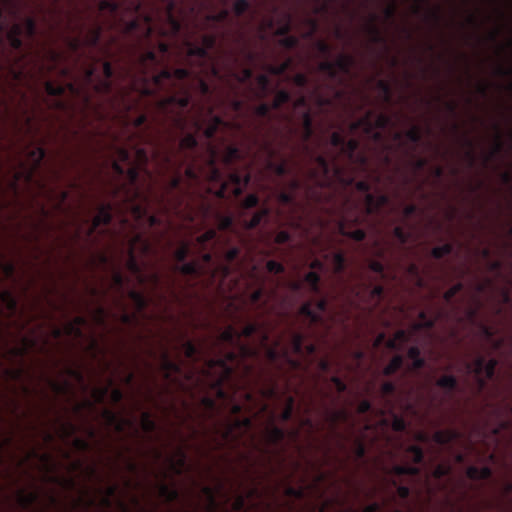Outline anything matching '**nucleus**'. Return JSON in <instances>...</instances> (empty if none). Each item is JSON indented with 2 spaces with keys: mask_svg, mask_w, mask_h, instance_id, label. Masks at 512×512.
Here are the masks:
<instances>
[{
  "mask_svg": "<svg viewBox=\"0 0 512 512\" xmlns=\"http://www.w3.org/2000/svg\"><path fill=\"white\" fill-rule=\"evenodd\" d=\"M273 237L274 242L277 245H283L288 247L293 245L292 233L288 230L277 231L274 233Z\"/></svg>",
  "mask_w": 512,
  "mask_h": 512,
  "instance_id": "46",
  "label": "nucleus"
},
{
  "mask_svg": "<svg viewBox=\"0 0 512 512\" xmlns=\"http://www.w3.org/2000/svg\"><path fill=\"white\" fill-rule=\"evenodd\" d=\"M335 64V69L338 71V75H350L351 69L355 64V59L353 56L348 54H341L337 57L335 61H333Z\"/></svg>",
  "mask_w": 512,
  "mask_h": 512,
  "instance_id": "31",
  "label": "nucleus"
},
{
  "mask_svg": "<svg viewBox=\"0 0 512 512\" xmlns=\"http://www.w3.org/2000/svg\"><path fill=\"white\" fill-rule=\"evenodd\" d=\"M404 135L409 142L416 145L419 144L422 140V132L418 126H412L405 132Z\"/></svg>",
  "mask_w": 512,
  "mask_h": 512,
  "instance_id": "55",
  "label": "nucleus"
},
{
  "mask_svg": "<svg viewBox=\"0 0 512 512\" xmlns=\"http://www.w3.org/2000/svg\"><path fill=\"white\" fill-rule=\"evenodd\" d=\"M188 53L190 56L197 57L203 61L210 59V54H208L201 45H191L188 49Z\"/></svg>",
  "mask_w": 512,
  "mask_h": 512,
  "instance_id": "59",
  "label": "nucleus"
},
{
  "mask_svg": "<svg viewBox=\"0 0 512 512\" xmlns=\"http://www.w3.org/2000/svg\"><path fill=\"white\" fill-rule=\"evenodd\" d=\"M202 493L208 500L210 510L214 511L217 508V500L214 489L210 486H203Z\"/></svg>",
  "mask_w": 512,
  "mask_h": 512,
  "instance_id": "60",
  "label": "nucleus"
},
{
  "mask_svg": "<svg viewBox=\"0 0 512 512\" xmlns=\"http://www.w3.org/2000/svg\"><path fill=\"white\" fill-rule=\"evenodd\" d=\"M271 210L268 207H262L259 211L255 212L248 220H244V225L247 229H254L260 224H268L270 221Z\"/></svg>",
  "mask_w": 512,
  "mask_h": 512,
  "instance_id": "27",
  "label": "nucleus"
},
{
  "mask_svg": "<svg viewBox=\"0 0 512 512\" xmlns=\"http://www.w3.org/2000/svg\"><path fill=\"white\" fill-rule=\"evenodd\" d=\"M37 34V24L33 17H26L22 23H14L6 33L7 41L11 49L15 52H19L20 55L23 49L22 36L29 39H33Z\"/></svg>",
  "mask_w": 512,
  "mask_h": 512,
  "instance_id": "13",
  "label": "nucleus"
},
{
  "mask_svg": "<svg viewBox=\"0 0 512 512\" xmlns=\"http://www.w3.org/2000/svg\"><path fill=\"white\" fill-rule=\"evenodd\" d=\"M90 260H96V258H89ZM112 258H97L100 260V265L109 266L112 269L111 273V287L117 292H123L125 285L127 283L126 277L123 275L121 271H119L114 264L110 263L109 260Z\"/></svg>",
  "mask_w": 512,
  "mask_h": 512,
  "instance_id": "25",
  "label": "nucleus"
},
{
  "mask_svg": "<svg viewBox=\"0 0 512 512\" xmlns=\"http://www.w3.org/2000/svg\"><path fill=\"white\" fill-rule=\"evenodd\" d=\"M407 428V422L403 416L392 413V429L395 432H404Z\"/></svg>",
  "mask_w": 512,
  "mask_h": 512,
  "instance_id": "61",
  "label": "nucleus"
},
{
  "mask_svg": "<svg viewBox=\"0 0 512 512\" xmlns=\"http://www.w3.org/2000/svg\"><path fill=\"white\" fill-rule=\"evenodd\" d=\"M159 51L162 54L161 57L152 49L142 51L137 57L135 70L141 84L140 87H136L135 84L134 89L138 90L140 96L151 98L150 104H157L160 99L170 95L181 96L184 89H187L189 95H191L190 87L183 82L187 79L197 81L198 90L202 96L211 94L210 85L189 68L171 69L164 67L160 72H157L158 68L164 64L169 46L161 42L159 43ZM191 99L192 96H190Z\"/></svg>",
  "mask_w": 512,
  "mask_h": 512,
  "instance_id": "5",
  "label": "nucleus"
},
{
  "mask_svg": "<svg viewBox=\"0 0 512 512\" xmlns=\"http://www.w3.org/2000/svg\"><path fill=\"white\" fill-rule=\"evenodd\" d=\"M373 112L368 111L365 116L357 119L356 121H353L350 125L351 131H357L359 129H362L366 134L371 135L373 134L374 138L376 140L381 139V133L375 132L374 129H385L391 124V117L387 114L380 113L376 116L375 121L372 120Z\"/></svg>",
  "mask_w": 512,
  "mask_h": 512,
  "instance_id": "15",
  "label": "nucleus"
},
{
  "mask_svg": "<svg viewBox=\"0 0 512 512\" xmlns=\"http://www.w3.org/2000/svg\"><path fill=\"white\" fill-rule=\"evenodd\" d=\"M315 168L310 171L311 180L319 187H330L339 183L344 188L354 186L361 195H343L339 203H334L327 210V220H319L322 229L332 224L334 233L345 240L361 246L366 237V227L372 226L371 218L382 217V210L389 205L390 198L384 193L370 192L371 184L367 180L355 181L348 174L347 166L338 162V155L332 154L331 159L325 155H314Z\"/></svg>",
  "mask_w": 512,
  "mask_h": 512,
  "instance_id": "3",
  "label": "nucleus"
},
{
  "mask_svg": "<svg viewBox=\"0 0 512 512\" xmlns=\"http://www.w3.org/2000/svg\"><path fill=\"white\" fill-rule=\"evenodd\" d=\"M463 283L458 282L450 287L447 291L444 292L443 298L446 303L451 304L453 302L454 297L463 290Z\"/></svg>",
  "mask_w": 512,
  "mask_h": 512,
  "instance_id": "56",
  "label": "nucleus"
},
{
  "mask_svg": "<svg viewBox=\"0 0 512 512\" xmlns=\"http://www.w3.org/2000/svg\"><path fill=\"white\" fill-rule=\"evenodd\" d=\"M102 35V26L95 22L88 30L83 38L84 45L89 48H95L99 45Z\"/></svg>",
  "mask_w": 512,
  "mask_h": 512,
  "instance_id": "29",
  "label": "nucleus"
},
{
  "mask_svg": "<svg viewBox=\"0 0 512 512\" xmlns=\"http://www.w3.org/2000/svg\"><path fill=\"white\" fill-rule=\"evenodd\" d=\"M129 297L135 303V305L139 311L144 310L148 305V301H147L146 297L144 296V294L137 290H134V289L130 290Z\"/></svg>",
  "mask_w": 512,
  "mask_h": 512,
  "instance_id": "50",
  "label": "nucleus"
},
{
  "mask_svg": "<svg viewBox=\"0 0 512 512\" xmlns=\"http://www.w3.org/2000/svg\"><path fill=\"white\" fill-rule=\"evenodd\" d=\"M407 453L411 457L412 462L415 465L408 464H395L390 468L389 473L394 476H419L421 473V468L417 465L421 464L424 460V452L423 449L418 445H410L407 448Z\"/></svg>",
  "mask_w": 512,
  "mask_h": 512,
  "instance_id": "17",
  "label": "nucleus"
},
{
  "mask_svg": "<svg viewBox=\"0 0 512 512\" xmlns=\"http://www.w3.org/2000/svg\"><path fill=\"white\" fill-rule=\"evenodd\" d=\"M290 31V24L287 23L283 27L279 28L278 33L284 37L280 40V44L286 49H294L298 46L299 40L297 37L287 35Z\"/></svg>",
  "mask_w": 512,
  "mask_h": 512,
  "instance_id": "39",
  "label": "nucleus"
},
{
  "mask_svg": "<svg viewBox=\"0 0 512 512\" xmlns=\"http://www.w3.org/2000/svg\"><path fill=\"white\" fill-rule=\"evenodd\" d=\"M47 58L51 62V67L49 69L52 70V69L56 68V66L59 65L64 60V55H63V53H61L55 49H49L47 51Z\"/></svg>",
  "mask_w": 512,
  "mask_h": 512,
  "instance_id": "62",
  "label": "nucleus"
},
{
  "mask_svg": "<svg viewBox=\"0 0 512 512\" xmlns=\"http://www.w3.org/2000/svg\"><path fill=\"white\" fill-rule=\"evenodd\" d=\"M411 336V332L404 329H399L395 332L393 338L387 341V347L392 350L400 351L402 350L403 346L411 340Z\"/></svg>",
  "mask_w": 512,
  "mask_h": 512,
  "instance_id": "28",
  "label": "nucleus"
},
{
  "mask_svg": "<svg viewBox=\"0 0 512 512\" xmlns=\"http://www.w3.org/2000/svg\"><path fill=\"white\" fill-rule=\"evenodd\" d=\"M39 214L40 219L36 222H32L31 225L33 226L34 230H52L54 228V224L50 223L48 221V218L50 216V212L41 205L39 207Z\"/></svg>",
  "mask_w": 512,
  "mask_h": 512,
  "instance_id": "37",
  "label": "nucleus"
},
{
  "mask_svg": "<svg viewBox=\"0 0 512 512\" xmlns=\"http://www.w3.org/2000/svg\"><path fill=\"white\" fill-rule=\"evenodd\" d=\"M257 333L261 334L262 344L266 345V342L268 341V335L266 334V332L261 331L260 324L256 322H250L245 324L241 331H239L240 339L242 337L250 338Z\"/></svg>",
  "mask_w": 512,
  "mask_h": 512,
  "instance_id": "33",
  "label": "nucleus"
},
{
  "mask_svg": "<svg viewBox=\"0 0 512 512\" xmlns=\"http://www.w3.org/2000/svg\"><path fill=\"white\" fill-rule=\"evenodd\" d=\"M304 282L311 292L315 294H319L321 292L320 275L317 271H309L304 277Z\"/></svg>",
  "mask_w": 512,
  "mask_h": 512,
  "instance_id": "43",
  "label": "nucleus"
},
{
  "mask_svg": "<svg viewBox=\"0 0 512 512\" xmlns=\"http://www.w3.org/2000/svg\"><path fill=\"white\" fill-rule=\"evenodd\" d=\"M404 358L402 355L397 354L392 357L390 362L384 367L383 374L385 376H391L395 374L403 366Z\"/></svg>",
  "mask_w": 512,
  "mask_h": 512,
  "instance_id": "44",
  "label": "nucleus"
},
{
  "mask_svg": "<svg viewBox=\"0 0 512 512\" xmlns=\"http://www.w3.org/2000/svg\"><path fill=\"white\" fill-rule=\"evenodd\" d=\"M243 405L239 403L232 404L231 410L234 419L230 420L227 425V429L225 432V437L228 438L232 436L234 432L245 433L249 431L253 426V420L249 416H241L243 412Z\"/></svg>",
  "mask_w": 512,
  "mask_h": 512,
  "instance_id": "19",
  "label": "nucleus"
},
{
  "mask_svg": "<svg viewBox=\"0 0 512 512\" xmlns=\"http://www.w3.org/2000/svg\"><path fill=\"white\" fill-rule=\"evenodd\" d=\"M25 160L17 159V167H12L13 174V187H16L19 182H24L28 185L36 182L35 177L39 173L42 163L46 157V150L41 145H33L31 142L23 149Z\"/></svg>",
  "mask_w": 512,
  "mask_h": 512,
  "instance_id": "10",
  "label": "nucleus"
},
{
  "mask_svg": "<svg viewBox=\"0 0 512 512\" xmlns=\"http://www.w3.org/2000/svg\"><path fill=\"white\" fill-rule=\"evenodd\" d=\"M141 427L145 433H153L156 428L157 424L155 420L152 418V415L150 412H143L141 415Z\"/></svg>",
  "mask_w": 512,
  "mask_h": 512,
  "instance_id": "47",
  "label": "nucleus"
},
{
  "mask_svg": "<svg viewBox=\"0 0 512 512\" xmlns=\"http://www.w3.org/2000/svg\"><path fill=\"white\" fill-rule=\"evenodd\" d=\"M229 73L239 82L246 83L250 81L253 77V70L250 67H243L240 73H235L231 68L229 69Z\"/></svg>",
  "mask_w": 512,
  "mask_h": 512,
  "instance_id": "52",
  "label": "nucleus"
},
{
  "mask_svg": "<svg viewBox=\"0 0 512 512\" xmlns=\"http://www.w3.org/2000/svg\"><path fill=\"white\" fill-rule=\"evenodd\" d=\"M376 21H377V16L375 14H373L371 16L369 24H368V32H369L371 41L373 43L383 44V43H385V38L383 37L381 30L375 24Z\"/></svg>",
  "mask_w": 512,
  "mask_h": 512,
  "instance_id": "41",
  "label": "nucleus"
},
{
  "mask_svg": "<svg viewBox=\"0 0 512 512\" xmlns=\"http://www.w3.org/2000/svg\"><path fill=\"white\" fill-rule=\"evenodd\" d=\"M395 238L402 244L406 243L410 237V232L402 225H397L393 228Z\"/></svg>",
  "mask_w": 512,
  "mask_h": 512,
  "instance_id": "64",
  "label": "nucleus"
},
{
  "mask_svg": "<svg viewBox=\"0 0 512 512\" xmlns=\"http://www.w3.org/2000/svg\"><path fill=\"white\" fill-rule=\"evenodd\" d=\"M376 85L379 91L383 94L384 101L389 103L392 97L390 84L385 80H379Z\"/></svg>",
  "mask_w": 512,
  "mask_h": 512,
  "instance_id": "63",
  "label": "nucleus"
},
{
  "mask_svg": "<svg viewBox=\"0 0 512 512\" xmlns=\"http://www.w3.org/2000/svg\"><path fill=\"white\" fill-rule=\"evenodd\" d=\"M160 370L163 378L171 383L177 382V377L183 374L182 361H175L171 358L167 349L163 348L159 356Z\"/></svg>",
  "mask_w": 512,
  "mask_h": 512,
  "instance_id": "20",
  "label": "nucleus"
},
{
  "mask_svg": "<svg viewBox=\"0 0 512 512\" xmlns=\"http://www.w3.org/2000/svg\"><path fill=\"white\" fill-rule=\"evenodd\" d=\"M369 259L372 260L369 263V272H373L379 278H385L386 272H385L384 264L379 261H376L377 258H369Z\"/></svg>",
  "mask_w": 512,
  "mask_h": 512,
  "instance_id": "57",
  "label": "nucleus"
},
{
  "mask_svg": "<svg viewBox=\"0 0 512 512\" xmlns=\"http://www.w3.org/2000/svg\"><path fill=\"white\" fill-rule=\"evenodd\" d=\"M165 6L164 16L174 32L181 29V21L176 16L177 3L175 0H162Z\"/></svg>",
  "mask_w": 512,
  "mask_h": 512,
  "instance_id": "26",
  "label": "nucleus"
},
{
  "mask_svg": "<svg viewBox=\"0 0 512 512\" xmlns=\"http://www.w3.org/2000/svg\"><path fill=\"white\" fill-rule=\"evenodd\" d=\"M256 82L258 86V97H264L269 89H270V79L266 74H260L256 77Z\"/></svg>",
  "mask_w": 512,
  "mask_h": 512,
  "instance_id": "49",
  "label": "nucleus"
},
{
  "mask_svg": "<svg viewBox=\"0 0 512 512\" xmlns=\"http://www.w3.org/2000/svg\"><path fill=\"white\" fill-rule=\"evenodd\" d=\"M436 385L443 389L447 394H452L458 390V380L453 375H444L436 381Z\"/></svg>",
  "mask_w": 512,
  "mask_h": 512,
  "instance_id": "36",
  "label": "nucleus"
},
{
  "mask_svg": "<svg viewBox=\"0 0 512 512\" xmlns=\"http://www.w3.org/2000/svg\"><path fill=\"white\" fill-rule=\"evenodd\" d=\"M83 27H80V34ZM64 41L68 49L77 54L73 63V69L64 67L61 74L67 78L65 83H44L45 92L48 96L57 99L51 104L57 110L69 111L74 109V102L82 104L83 114L93 109L92 92L102 96H109L113 90L112 79L114 69L109 61L102 62L103 75L97 74V65L101 59L93 53L81 52L84 41L81 35L65 36Z\"/></svg>",
  "mask_w": 512,
  "mask_h": 512,
  "instance_id": "4",
  "label": "nucleus"
},
{
  "mask_svg": "<svg viewBox=\"0 0 512 512\" xmlns=\"http://www.w3.org/2000/svg\"><path fill=\"white\" fill-rule=\"evenodd\" d=\"M219 340L235 349H221L214 358L207 360L208 368H218L219 370L215 384L218 387V398L225 400L228 395L224 390V385L231 382L236 370L244 364L247 358L256 356L257 351L250 345L242 343L239 331L232 326L220 333Z\"/></svg>",
  "mask_w": 512,
  "mask_h": 512,
  "instance_id": "8",
  "label": "nucleus"
},
{
  "mask_svg": "<svg viewBox=\"0 0 512 512\" xmlns=\"http://www.w3.org/2000/svg\"><path fill=\"white\" fill-rule=\"evenodd\" d=\"M294 404L295 400L292 396H288L286 400V405L283 411L280 413V419L284 422H288L292 419L294 412Z\"/></svg>",
  "mask_w": 512,
  "mask_h": 512,
  "instance_id": "53",
  "label": "nucleus"
},
{
  "mask_svg": "<svg viewBox=\"0 0 512 512\" xmlns=\"http://www.w3.org/2000/svg\"><path fill=\"white\" fill-rule=\"evenodd\" d=\"M318 70L326 74L330 80L337 81L339 84H342L344 81L343 76L338 75V71L337 69H335V64L333 63V61L326 59L320 62L318 64Z\"/></svg>",
  "mask_w": 512,
  "mask_h": 512,
  "instance_id": "34",
  "label": "nucleus"
},
{
  "mask_svg": "<svg viewBox=\"0 0 512 512\" xmlns=\"http://www.w3.org/2000/svg\"><path fill=\"white\" fill-rule=\"evenodd\" d=\"M359 285L363 286L364 290L369 292L370 297L372 300H375L377 302L381 301L384 296V288L381 285H374L373 283L369 282L366 283L365 280L361 279Z\"/></svg>",
  "mask_w": 512,
  "mask_h": 512,
  "instance_id": "42",
  "label": "nucleus"
},
{
  "mask_svg": "<svg viewBox=\"0 0 512 512\" xmlns=\"http://www.w3.org/2000/svg\"><path fill=\"white\" fill-rule=\"evenodd\" d=\"M285 436V430L273 424L267 427L265 431V437L269 445H279L285 439Z\"/></svg>",
  "mask_w": 512,
  "mask_h": 512,
  "instance_id": "32",
  "label": "nucleus"
},
{
  "mask_svg": "<svg viewBox=\"0 0 512 512\" xmlns=\"http://www.w3.org/2000/svg\"><path fill=\"white\" fill-rule=\"evenodd\" d=\"M63 154L59 167L50 165L47 176L55 183L49 187L44 177L37 181V185L45 197L53 202L54 210L62 214L64 219L58 224L61 228L70 226L77 237L82 234L92 237L94 234H110L114 241H121L127 246L128 252L125 256H158L156 248H165L173 245V237L176 235L175 225L167 219L158 216L163 223H170L172 228L143 229L137 226L130 216L129 209L119 198L111 194V184L117 180V176L110 179L107 184L108 195L115 200V204L102 203L97 208V213H83L81 210H73L66 207L69 198V191L59 187L63 178V172L69 164L75 167L78 159L72 154L59 151ZM158 173L171 172L173 175L168 179L165 187L167 207L183 220V226L190 231L187 239L182 240L180 248L173 254L167 256H239L236 249L225 254H217L214 248L220 241L218 231L214 228H207L211 223L217 226L219 231H232L234 229V217L231 214H223L215 209L205 199L195 201L191 187L182 186V174L177 170H165L163 165L156 162ZM0 256H6L0 254ZM11 256H23L12 254ZM47 256H50L49 254ZM67 256H77L68 254ZM89 256H108L107 254H90ZM111 256H114L113 254Z\"/></svg>",
  "mask_w": 512,
  "mask_h": 512,
  "instance_id": "2",
  "label": "nucleus"
},
{
  "mask_svg": "<svg viewBox=\"0 0 512 512\" xmlns=\"http://www.w3.org/2000/svg\"><path fill=\"white\" fill-rule=\"evenodd\" d=\"M209 153L205 166L198 169L199 180H188L190 182L188 187L193 184L198 185L205 180L216 188L214 194L218 198L224 199L230 195L238 198L251 180L249 166H244L242 169L235 167L236 162L244 159L243 151L236 145H228L224 149L221 159L227 173L217 166V152L213 146H209ZM210 193H213V190H210Z\"/></svg>",
  "mask_w": 512,
  "mask_h": 512,
  "instance_id": "6",
  "label": "nucleus"
},
{
  "mask_svg": "<svg viewBox=\"0 0 512 512\" xmlns=\"http://www.w3.org/2000/svg\"><path fill=\"white\" fill-rule=\"evenodd\" d=\"M497 365V359L486 360L483 356H478L473 362L466 363L467 372L474 374L476 377L479 392L484 390L487 381L494 377Z\"/></svg>",
  "mask_w": 512,
  "mask_h": 512,
  "instance_id": "14",
  "label": "nucleus"
},
{
  "mask_svg": "<svg viewBox=\"0 0 512 512\" xmlns=\"http://www.w3.org/2000/svg\"><path fill=\"white\" fill-rule=\"evenodd\" d=\"M37 494L36 493H25L24 491H20L18 495V502L22 508H28L33 503L37 501Z\"/></svg>",
  "mask_w": 512,
  "mask_h": 512,
  "instance_id": "54",
  "label": "nucleus"
},
{
  "mask_svg": "<svg viewBox=\"0 0 512 512\" xmlns=\"http://www.w3.org/2000/svg\"><path fill=\"white\" fill-rule=\"evenodd\" d=\"M181 96L170 95L151 104L157 116L148 123L146 114L141 113L135 119L125 117L123 122L127 135L123 140L115 136L112 150L117 160L112 170L117 176L111 184V194L122 200L137 226L143 229H171L170 223L150 213V196L156 183L154 173L149 170L150 161L159 162L165 170L180 171L184 163L188 180H199L196 149L197 134L203 132L207 139L214 138L220 127L226 122L208 109L204 117L203 105H193L196 112L186 111L190 105L187 89Z\"/></svg>",
  "mask_w": 512,
  "mask_h": 512,
  "instance_id": "1",
  "label": "nucleus"
},
{
  "mask_svg": "<svg viewBox=\"0 0 512 512\" xmlns=\"http://www.w3.org/2000/svg\"><path fill=\"white\" fill-rule=\"evenodd\" d=\"M98 7L118 20L122 32L135 37L139 43L149 42L158 30L156 18L160 8L150 0L147 3L144 0H100Z\"/></svg>",
  "mask_w": 512,
  "mask_h": 512,
  "instance_id": "7",
  "label": "nucleus"
},
{
  "mask_svg": "<svg viewBox=\"0 0 512 512\" xmlns=\"http://www.w3.org/2000/svg\"><path fill=\"white\" fill-rule=\"evenodd\" d=\"M358 148L359 141L357 139L345 138L340 154L348 161V165L358 164L361 167H366L368 165V158L364 153H357Z\"/></svg>",
  "mask_w": 512,
  "mask_h": 512,
  "instance_id": "22",
  "label": "nucleus"
},
{
  "mask_svg": "<svg viewBox=\"0 0 512 512\" xmlns=\"http://www.w3.org/2000/svg\"><path fill=\"white\" fill-rule=\"evenodd\" d=\"M0 299L10 311L14 312L17 309V300L10 290H3Z\"/></svg>",
  "mask_w": 512,
  "mask_h": 512,
  "instance_id": "51",
  "label": "nucleus"
},
{
  "mask_svg": "<svg viewBox=\"0 0 512 512\" xmlns=\"http://www.w3.org/2000/svg\"><path fill=\"white\" fill-rule=\"evenodd\" d=\"M177 261L175 268L179 269L181 271V274L183 276H188L194 279L200 278L203 273L204 269H212V273L210 275V281L212 283L216 282V272L217 270H221L223 278H226L230 274V267L229 265H219L217 267H214V263H212V260L214 258H175ZM224 285V279H222L219 283V286Z\"/></svg>",
  "mask_w": 512,
  "mask_h": 512,
  "instance_id": "11",
  "label": "nucleus"
},
{
  "mask_svg": "<svg viewBox=\"0 0 512 512\" xmlns=\"http://www.w3.org/2000/svg\"><path fill=\"white\" fill-rule=\"evenodd\" d=\"M291 101V94L284 89H281L277 91L275 94V97L270 104L272 107V110H278L280 109L284 104L289 103Z\"/></svg>",
  "mask_w": 512,
  "mask_h": 512,
  "instance_id": "45",
  "label": "nucleus"
},
{
  "mask_svg": "<svg viewBox=\"0 0 512 512\" xmlns=\"http://www.w3.org/2000/svg\"><path fill=\"white\" fill-rule=\"evenodd\" d=\"M306 334L300 331H290V348L294 354L302 358L313 357L317 351L315 343L305 344Z\"/></svg>",
  "mask_w": 512,
  "mask_h": 512,
  "instance_id": "21",
  "label": "nucleus"
},
{
  "mask_svg": "<svg viewBox=\"0 0 512 512\" xmlns=\"http://www.w3.org/2000/svg\"><path fill=\"white\" fill-rule=\"evenodd\" d=\"M103 417L109 425L115 427L117 432H123L125 425L131 424L129 420H120L118 415L109 409H105L103 411Z\"/></svg>",
  "mask_w": 512,
  "mask_h": 512,
  "instance_id": "38",
  "label": "nucleus"
},
{
  "mask_svg": "<svg viewBox=\"0 0 512 512\" xmlns=\"http://www.w3.org/2000/svg\"><path fill=\"white\" fill-rule=\"evenodd\" d=\"M272 107L268 103H261L254 108V113L257 117L271 120Z\"/></svg>",
  "mask_w": 512,
  "mask_h": 512,
  "instance_id": "58",
  "label": "nucleus"
},
{
  "mask_svg": "<svg viewBox=\"0 0 512 512\" xmlns=\"http://www.w3.org/2000/svg\"><path fill=\"white\" fill-rule=\"evenodd\" d=\"M407 356L412 361L413 370H420L425 367L426 361L421 356V350L418 346H411L407 351Z\"/></svg>",
  "mask_w": 512,
  "mask_h": 512,
  "instance_id": "40",
  "label": "nucleus"
},
{
  "mask_svg": "<svg viewBox=\"0 0 512 512\" xmlns=\"http://www.w3.org/2000/svg\"><path fill=\"white\" fill-rule=\"evenodd\" d=\"M186 453L182 450H178V459L175 461L173 459H170V465L173 470V472L177 475H180L182 473L183 468L186 464Z\"/></svg>",
  "mask_w": 512,
  "mask_h": 512,
  "instance_id": "48",
  "label": "nucleus"
},
{
  "mask_svg": "<svg viewBox=\"0 0 512 512\" xmlns=\"http://www.w3.org/2000/svg\"><path fill=\"white\" fill-rule=\"evenodd\" d=\"M466 476L471 480H487L492 476V469L488 466L481 468L469 466L466 470Z\"/></svg>",
  "mask_w": 512,
  "mask_h": 512,
  "instance_id": "35",
  "label": "nucleus"
},
{
  "mask_svg": "<svg viewBox=\"0 0 512 512\" xmlns=\"http://www.w3.org/2000/svg\"><path fill=\"white\" fill-rule=\"evenodd\" d=\"M314 134L313 117L309 109L304 110L301 114V137L304 142V149L310 153L311 160L315 163L313 156L315 153L310 152L307 142L312 138Z\"/></svg>",
  "mask_w": 512,
  "mask_h": 512,
  "instance_id": "24",
  "label": "nucleus"
},
{
  "mask_svg": "<svg viewBox=\"0 0 512 512\" xmlns=\"http://www.w3.org/2000/svg\"><path fill=\"white\" fill-rule=\"evenodd\" d=\"M314 168L315 167L307 169L306 180H301L295 176L287 182L288 190L280 191L278 193V201L280 204L287 207L293 214L291 218L288 219V222L294 231L308 233V229L304 227L306 224L305 209L296 199L297 192L303 190L308 200H313L316 202L321 201V195H318L315 191L320 187L317 186L310 178V171Z\"/></svg>",
  "mask_w": 512,
  "mask_h": 512,
  "instance_id": "9",
  "label": "nucleus"
},
{
  "mask_svg": "<svg viewBox=\"0 0 512 512\" xmlns=\"http://www.w3.org/2000/svg\"><path fill=\"white\" fill-rule=\"evenodd\" d=\"M32 222H36L35 220H27L24 223H13V224H7L0 221V237H15V238H22L23 235V226L27 225L29 229L31 230L32 237H35V234L42 233V232H49L50 230H34L33 226L31 225Z\"/></svg>",
  "mask_w": 512,
  "mask_h": 512,
  "instance_id": "23",
  "label": "nucleus"
},
{
  "mask_svg": "<svg viewBox=\"0 0 512 512\" xmlns=\"http://www.w3.org/2000/svg\"><path fill=\"white\" fill-rule=\"evenodd\" d=\"M181 348L184 352L185 357L193 363L203 362L204 367L202 369L203 376L205 377L208 385L214 390L218 396V387L215 384V379L219 376L218 368H208V359H212L206 355L193 341L182 339Z\"/></svg>",
  "mask_w": 512,
  "mask_h": 512,
  "instance_id": "12",
  "label": "nucleus"
},
{
  "mask_svg": "<svg viewBox=\"0 0 512 512\" xmlns=\"http://www.w3.org/2000/svg\"><path fill=\"white\" fill-rule=\"evenodd\" d=\"M460 437L459 431L456 429L438 430L433 435L435 443L445 446L450 445Z\"/></svg>",
  "mask_w": 512,
  "mask_h": 512,
  "instance_id": "30",
  "label": "nucleus"
},
{
  "mask_svg": "<svg viewBox=\"0 0 512 512\" xmlns=\"http://www.w3.org/2000/svg\"><path fill=\"white\" fill-rule=\"evenodd\" d=\"M260 146L267 155L265 166L269 172L273 173L279 178L284 177L290 173V167L286 159L283 158L280 161L274 160V157L276 156V150L272 147L270 142L263 141Z\"/></svg>",
  "mask_w": 512,
  "mask_h": 512,
  "instance_id": "18",
  "label": "nucleus"
},
{
  "mask_svg": "<svg viewBox=\"0 0 512 512\" xmlns=\"http://www.w3.org/2000/svg\"><path fill=\"white\" fill-rule=\"evenodd\" d=\"M327 309V301L325 299L317 300L315 307L311 302L304 303L298 311L299 316L303 318V324L311 329L313 326H320L328 329L327 323L323 317V313Z\"/></svg>",
  "mask_w": 512,
  "mask_h": 512,
  "instance_id": "16",
  "label": "nucleus"
}]
</instances>
